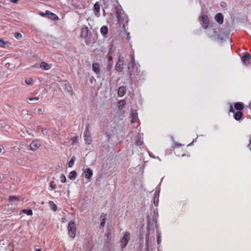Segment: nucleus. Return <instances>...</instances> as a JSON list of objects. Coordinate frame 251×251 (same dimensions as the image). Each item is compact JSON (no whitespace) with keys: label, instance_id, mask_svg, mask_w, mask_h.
<instances>
[{"label":"nucleus","instance_id":"39","mask_svg":"<svg viewBox=\"0 0 251 251\" xmlns=\"http://www.w3.org/2000/svg\"><path fill=\"white\" fill-rule=\"evenodd\" d=\"M89 133H89V125H87L86 127V128H85V131L84 132V134H89Z\"/></svg>","mask_w":251,"mask_h":251},{"label":"nucleus","instance_id":"8","mask_svg":"<svg viewBox=\"0 0 251 251\" xmlns=\"http://www.w3.org/2000/svg\"><path fill=\"white\" fill-rule=\"evenodd\" d=\"M41 146L40 141L35 139L32 141L30 145V148L31 151H35L37 150Z\"/></svg>","mask_w":251,"mask_h":251},{"label":"nucleus","instance_id":"48","mask_svg":"<svg viewBox=\"0 0 251 251\" xmlns=\"http://www.w3.org/2000/svg\"><path fill=\"white\" fill-rule=\"evenodd\" d=\"M112 59V57L111 56L109 57L108 60L110 61Z\"/></svg>","mask_w":251,"mask_h":251},{"label":"nucleus","instance_id":"42","mask_svg":"<svg viewBox=\"0 0 251 251\" xmlns=\"http://www.w3.org/2000/svg\"><path fill=\"white\" fill-rule=\"evenodd\" d=\"M85 44L87 45V46H89L91 44V41L90 40H85Z\"/></svg>","mask_w":251,"mask_h":251},{"label":"nucleus","instance_id":"52","mask_svg":"<svg viewBox=\"0 0 251 251\" xmlns=\"http://www.w3.org/2000/svg\"><path fill=\"white\" fill-rule=\"evenodd\" d=\"M17 0H12V1H13V2H17Z\"/></svg>","mask_w":251,"mask_h":251},{"label":"nucleus","instance_id":"16","mask_svg":"<svg viewBox=\"0 0 251 251\" xmlns=\"http://www.w3.org/2000/svg\"><path fill=\"white\" fill-rule=\"evenodd\" d=\"M215 20L216 22L219 24H222L224 22V16L222 13H218L216 15Z\"/></svg>","mask_w":251,"mask_h":251},{"label":"nucleus","instance_id":"10","mask_svg":"<svg viewBox=\"0 0 251 251\" xmlns=\"http://www.w3.org/2000/svg\"><path fill=\"white\" fill-rule=\"evenodd\" d=\"M84 174L85 175V178L88 180H90L93 175V172L92 170L90 168H87L84 171Z\"/></svg>","mask_w":251,"mask_h":251},{"label":"nucleus","instance_id":"46","mask_svg":"<svg viewBox=\"0 0 251 251\" xmlns=\"http://www.w3.org/2000/svg\"><path fill=\"white\" fill-rule=\"evenodd\" d=\"M126 34H127V38L128 40H129L131 38L130 36V33L129 32H126Z\"/></svg>","mask_w":251,"mask_h":251},{"label":"nucleus","instance_id":"1","mask_svg":"<svg viewBox=\"0 0 251 251\" xmlns=\"http://www.w3.org/2000/svg\"><path fill=\"white\" fill-rule=\"evenodd\" d=\"M131 61L129 63L128 65V70L129 73L130 78L131 81L135 80L138 78L140 79L141 77L142 73H141L140 69L136 67L134 70L135 59L133 55H130Z\"/></svg>","mask_w":251,"mask_h":251},{"label":"nucleus","instance_id":"49","mask_svg":"<svg viewBox=\"0 0 251 251\" xmlns=\"http://www.w3.org/2000/svg\"><path fill=\"white\" fill-rule=\"evenodd\" d=\"M250 144H251V137H250V139H249V145Z\"/></svg>","mask_w":251,"mask_h":251},{"label":"nucleus","instance_id":"53","mask_svg":"<svg viewBox=\"0 0 251 251\" xmlns=\"http://www.w3.org/2000/svg\"><path fill=\"white\" fill-rule=\"evenodd\" d=\"M249 107L250 109H251V102L249 103Z\"/></svg>","mask_w":251,"mask_h":251},{"label":"nucleus","instance_id":"4","mask_svg":"<svg viewBox=\"0 0 251 251\" xmlns=\"http://www.w3.org/2000/svg\"><path fill=\"white\" fill-rule=\"evenodd\" d=\"M130 239V234L128 231H126L123 238L121 239V247L123 249L127 245Z\"/></svg>","mask_w":251,"mask_h":251},{"label":"nucleus","instance_id":"13","mask_svg":"<svg viewBox=\"0 0 251 251\" xmlns=\"http://www.w3.org/2000/svg\"><path fill=\"white\" fill-rule=\"evenodd\" d=\"M100 5L99 2H97L94 5V13L97 17L100 16Z\"/></svg>","mask_w":251,"mask_h":251},{"label":"nucleus","instance_id":"32","mask_svg":"<svg viewBox=\"0 0 251 251\" xmlns=\"http://www.w3.org/2000/svg\"><path fill=\"white\" fill-rule=\"evenodd\" d=\"M157 233V243L158 244H160L161 242V231L159 230H157L156 231Z\"/></svg>","mask_w":251,"mask_h":251},{"label":"nucleus","instance_id":"41","mask_svg":"<svg viewBox=\"0 0 251 251\" xmlns=\"http://www.w3.org/2000/svg\"><path fill=\"white\" fill-rule=\"evenodd\" d=\"M39 100V97H37L29 98V100Z\"/></svg>","mask_w":251,"mask_h":251},{"label":"nucleus","instance_id":"54","mask_svg":"<svg viewBox=\"0 0 251 251\" xmlns=\"http://www.w3.org/2000/svg\"><path fill=\"white\" fill-rule=\"evenodd\" d=\"M148 220L149 221V222H150V219L149 218V216H148Z\"/></svg>","mask_w":251,"mask_h":251},{"label":"nucleus","instance_id":"43","mask_svg":"<svg viewBox=\"0 0 251 251\" xmlns=\"http://www.w3.org/2000/svg\"><path fill=\"white\" fill-rule=\"evenodd\" d=\"M37 113L39 114H42L43 113L42 109L41 108H38L37 110Z\"/></svg>","mask_w":251,"mask_h":251},{"label":"nucleus","instance_id":"31","mask_svg":"<svg viewBox=\"0 0 251 251\" xmlns=\"http://www.w3.org/2000/svg\"><path fill=\"white\" fill-rule=\"evenodd\" d=\"M22 212L28 216H31L33 214L32 210L31 209L28 210L23 209Z\"/></svg>","mask_w":251,"mask_h":251},{"label":"nucleus","instance_id":"45","mask_svg":"<svg viewBox=\"0 0 251 251\" xmlns=\"http://www.w3.org/2000/svg\"><path fill=\"white\" fill-rule=\"evenodd\" d=\"M119 103L120 104V105H122V106L125 105V102L123 100L120 101L119 102Z\"/></svg>","mask_w":251,"mask_h":251},{"label":"nucleus","instance_id":"15","mask_svg":"<svg viewBox=\"0 0 251 251\" xmlns=\"http://www.w3.org/2000/svg\"><path fill=\"white\" fill-rule=\"evenodd\" d=\"M103 5H102V10L103 11L104 15L105 16L106 13H108L109 11L107 10V9L108 8V2H109L108 0H103Z\"/></svg>","mask_w":251,"mask_h":251},{"label":"nucleus","instance_id":"3","mask_svg":"<svg viewBox=\"0 0 251 251\" xmlns=\"http://www.w3.org/2000/svg\"><path fill=\"white\" fill-rule=\"evenodd\" d=\"M68 234L72 238H74L76 234V226L75 222L71 220L68 225Z\"/></svg>","mask_w":251,"mask_h":251},{"label":"nucleus","instance_id":"55","mask_svg":"<svg viewBox=\"0 0 251 251\" xmlns=\"http://www.w3.org/2000/svg\"><path fill=\"white\" fill-rule=\"evenodd\" d=\"M2 149L0 148V153L1 152Z\"/></svg>","mask_w":251,"mask_h":251},{"label":"nucleus","instance_id":"14","mask_svg":"<svg viewBox=\"0 0 251 251\" xmlns=\"http://www.w3.org/2000/svg\"><path fill=\"white\" fill-rule=\"evenodd\" d=\"M107 219V214L102 213L100 216V227L103 228L105 226L106 220Z\"/></svg>","mask_w":251,"mask_h":251},{"label":"nucleus","instance_id":"57","mask_svg":"<svg viewBox=\"0 0 251 251\" xmlns=\"http://www.w3.org/2000/svg\"><path fill=\"white\" fill-rule=\"evenodd\" d=\"M159 160H161L159 158V157H157Z\"/></svg>","mask_w":251,"mask_h":251},{"label":"nucleus","instance_id":"44","mask_svg":"<svg viewBox=\"0 0 251 251\" xmlns=\"http://www.w3.org/2000/svg\"><path fill=\"white\" fill-rule=\"evenodd\" d=\"M149 155L152 157V158H155L156 157L153 155L152 153L149 151Z\"/></svg>","mask_w":251,"mask_h":251},{"label":"nucleus","instance_id":"20","mask_svg":"<svg viewBox=\"0 0 251 251\" xmlns=\"http://www.w3.org/2000/svg\"><path fill=\"white\" fill-rule=\"evenodd\" d=\"M92 69L95 73L99 74L100 73V64L99 63L95 62L92 64Z\"/></svg>","mask_w":251,"mask_h":251},{"label":"nucleus","instance_id":"37","mask_svg":"<svg viewBox=\"0 0 251 251\" xmlns=\"http://www.w3.org/2000/svg\"><path fill=\"white\" fill-rule=\"evenodd\" d=\"M14 37L17 39H19L22 37V35L20 33L16 32L15 33Z\"/></svg>","mask_w":251,"mask_h":251},{"label":"nucleus","instance_id":"38","mask_svg":"<svg viewBox=\"0 0 251 251\" xmlns=\"http://www.w3.org/2000/svg\"><path fill=\"white\" fill-rule=\"evenodd\" d=\"M5 45V43L3 41V40H0V47L4 48Z\"/></svg>","mask_w":251,"mask_h":251},{"label":"nucleus","instance_id":"30","mask_svg":"<svg viewBox=\"0 0 251 251\" xmlns=\"http://www.w3.org/2000/svg\"><path fill=\"white\" fill-rule=\"evenodd\" d=\"M75 159V156L72 157L68 163V167L69 168H72L74 166Z\"/></svg>","mask_w":251,"mask_h":251},{"label":"nucleus","instance_id":"17","mask_svg":"<svg viewBox=\"0 0 251 251\" xmlns=\"http://www.w3.org/2000/svg\"><path fill=\"white\" fill-rule=\"evenodd\" d=\"M126 86H122L119 87L118 95L119 97H123L126 94Z\"/></svg>","mask_w":251,"mask_h":251},{"label":"nucleus","instance_id":"26","mask_svg":"<svg viewBox=\"0 0 251 251\" xmlns=\"http://www.w3.org/2000/svg\"><path fill=\"white\" fill-rule=\"evenodd\" d=\"M46 14H49L50 15L49 17L53 20H56L58 19V17L57 16V15L56 14H55L53 13L50 12L49 11H46Z\"/></svg>","mask_w":251,"mask_h":251},{"label":"nucleus","instance_id":"40","mask_svg":"<svg viewBox=\"0 0 251 251\" xmlns=\"http://www.w3.org/2000/svg\"><path fill=\"white\" fill-rule=\"evenodd\" d=\"M149 233H148L146 236V246H149Z\"/></svg>","mask_w":251,"mask_h":251},{"label":"nucleus","instance_id":"47","mask_svg":"<svg viewBox=\"0 0 251 251\" xmlns=\"http://www.w3.org/2000/svg\"><path fill=\"white\" fill-rule=\"evenodd\" d=\"M42 132L43 133V134L44 135H45L46 133H47V131H46V129H42Z\"/></svg>","mask_w":251,"mask_h":251},{"label":"nucleus","instance_id":"2","mask_svg":"<svg viewBox=\"0 0 251 251\" xmlns=\"http://www.w3.org/2000/svg\"><path fill=\"white\" fill-rule=\"evenodd\" d=\"M117 17L119 23L120 25H122V31H126V26L128 22V18L127 15L122 10H117Z\"/></svg>","mask_w":251,"mask_h":251},{"label":"nucleus","instance_id":"9","mask_svg":"<svg viewBox=\"0 0 251 251\" xmlns=\"http://www.w3.org/2000/svg\"><path fill=\"white\" fill-rule=\"evenodd\" d=\"M17 208L16 203H10L7 204L5 207V210L8 212L12 213L15 211Z\"/></svg>","mask_w":251,"mask_h":251},{"label":"nucleus","instance_id":"35","mask_svg":"<svg viewBox=\"0 0 251 251\" xmlns=\"http://www.w3.org/2000/svg\"><path fill=\"white\" fill-rule=\"evenodd\" d=\"M25 82L26 83V84L27 85H29L32 84V83L33 82V81H32V79L31 78H28L25 79Z\"/></svg>","mask_w":251,"mask_h":251},{"label":"nucleus","instance_id":"6","mask_svg":"<svg viewBox=\"0 0 251 251\" xmlns=\"http://www.w3.org/2000/svg\"><path fill=\"white\" fill-rule=\"evenodd\" d=\"M124 64V60L123 57L119 56L118 61L115 65V70L118 72H122L123 70Z\"/></svg>","mask_w":251,"mask_h":251},{"label":"nucleus","instance_id":"18","mask_svg":"<svg viewBox=\"0 0 251 251\" xmlns=\"http://www.w3.org/2000/svg\"><path fill=\"white\" fill-rule=\"evenodd\" d=\"M234 108L238 111H240L244 108V104L241 102H237L234 103Z\"/></svg>","mask_w":251,"mask_h":251},{"label":"nucleus","instance_id":"51","mask_svg":"<svg viewBox=\"0 0 251 251\" xmlns=\"http://www.w3.org/2000/svg\"><path fill=\"white\" fill-rule=\"evenodd\" d=\"M108 66L109 67V68H111L112 67V65H111L110 64L108 65Z\"/></svg>","mask_w":251,"mask_h":251},{"label":"nucleus","instance_id":"34","mask_svg":"<svg viewBox=\"0 0 251 251\" xmlns=\"http://www.w3.org/2000/svg\"><path fill=\"white\" fill-rule=\"evenodd\" d=\"M62 183H65L66 181V178L64 174H62L60 177Z\"/></svg>","mask_w":251,"mask_h":251},{"label":"nucleus","instance_id":"7","mask_svg":"<svg viewBox=\"0 0 251 251\" xmlns=\"http://www.w3.org/2000/svg\"><path fill=\"white\" fill-rule=\"evenodd\" d=\"M200 21L202 22V26L204 28H206L209 25V19L207 15H202L199 18Z\"/></svg>","mask_w":251,"mask_h":251},{"label":"nucleus","instance_id":"19","mask_svg":"<svg viewBox=\"0 0 251 251\" xmlns=\"http://www.w3.org/2000/svg\"><path fill=\"white\" fill-rule=\"evenodd\" d=\"M83 135L85 143L87 145H90L92 142V138L90 134H83Z\"/></svg>","mask_w":251,"mask_h":251},{"label":"nucleus","instance_id":"36","mask_svg":"<svg viewBox=\"0 0 251 251\" xmlns=\"http://www.w3.org/2000/svg\"><path fill=\"white\" fill-rule=\"evenodd\" d=\"M50 186L52 189H55L56 188V185L54 181H51L50 182Z\"/></svg>","mask_w":251,"mask_h":251},{"label":"nucleus","instance_id":"12","mask_svg":"<svg viewBox=\"0 0 251 251\" xmlns=\"http://www.w3.org/2000/svg\"><path fill=\"white\" fill-rule=\"evenodd\" d=\"M251 58V56L250 53H246L242 57V61L243 63L246 65H248L250 63V61Z\"/></svg>","mask_w":251,"mask_h":251},{"label":"nucleus","instance_id":"22","mask_svg":"<svg viewBox=\"0 0 251 251\" xmlns=\"http://www.w3.org/2000/svg\"><path fill=\"white\" fill-rule=\"evenodd\" d=\"M8 200L11 203L17 204V202L19 201L18 197L16 196H10L9 197Z\"/></svg>","mask_w":251,"mask_h":251},{"label":"nucleus","instance_id":"11","mask_svg":"<svg viewBox=\"0 0 251 251\" xmlns=\"http://www.w3.org/2000/svg\"><path fill=\"white\" fill-rule=\"evenodd\" d=\"M89 29L87 26L82 27L80 32V37L82 38L86 39L88 35Z\"/></svg>","mask_w":251,"mask_h":251},{"label":"nucleus","instance_id":"27","mask_svg":"<svg viewBox=\"0 0 251 251\" xmlns=\"http://www.w3.org/2000/svg\"><path fill=\"white\" fill-rule=\"evenodd\" d=\"M49 206H50V207L51 208V209L52 210V211H56V210L57 209V205L54 203L53 201H49Z\"/></svg>","mask_w":251,"mask_h":251},{"label":"nucleus","instance_id":"29","mask_svg":"<svg viewBox=\"0 0 251 251\" xmlns=\"http://www.w3.org/2000/svg\"><path fill=\"white\" fill-rule=\"evenodd\" d=\"M159 201V192L158 193L157 191L155 192L154 197V203L155 205H157Z\"/></svg>","mask_w":251,"mask_h":251},{"label":"nucleus","instance_id":"5","mask_svg":"<svg viewBox=\"0 0 251 251\" xmlns=\"http://www.w3.org/2000/svg\"><path fill=\"white\" fill-rule=\"evenodd\" d=\"M229 112L234 114L233 117L236 121H240L242 119L243 113L241 111L235 112L231 104L230 105Z\"/></svg>","mask_w":251,"mask_h":251},{"label":"nucleus","instance_id":"28","mask_svg":"<svg viewBox=\"0 0 251 251\" xmlns=\"http://www.w3.org/2000/svg\"><path fill=\"white\" fill-rule=\"evenodd\" d=\"M143 143V141L142 138L141 137H139V136H137L136 137V140L135 141V144L137 146H140V145H142Z\"/></svg>","mask_w":251,"mask_h":251},{"label":"nucleus","instance_id":"23","mask_svg":"<svg viewBox=\"0 0 251 251\" xmlns=\"http://www.w3.org/2000/svg\"><path fill=\"white\" fill-rule=\"evenodd\" d=\"M76 172L75 171H72L69 173L68 177L71 180H74L76 178Z\"/></svg>","mask_w":251,"mask_h":251},{"label":"nucleus","instance_id":"21","mask_svg":"<svg viewBox=\"0 0 251 251\" xmlns=\"http://www.w3.org/2000/svg\"><path fill=\"white\" fill-rule=\"evenodd\" d=\"M138 118V114L136 110L132 111V115H131V123H135L137 122Z\"/></svg>","mask_w":251,"mask_h":251},{"label":"nucleus","instance_id":"56","mask_svg":"<svg viewBox=\"0 0 251 251\" xmlns=\"http://www.w3.org/2000/svg\"><path fill=\"white\" fill-rule=\"evenodd\" d=\"M177 146H181V144H178Z\"/></svg>","mask_w":251,"mask_h":251},{"label":"nucleus","instance_id":"50","mask_svg":"<svg viewBox=\"0 0 251 251\" xmlns=\"http://www.w3.org/2000/svg\"><path fill=\"white\" fill-rule=\"evenodd\" d=\"M35 251H41V250L39 249H36Z\"/></svg>","mask_w":251,"mask_h":251},{"label":"nucleus","instance_id":"33","mask_svg":"<svg viewBox=\"0 0 251 251\" xmlns=\"http://www.w3.org/2000/svg\"><path fill=\"white\" fill-rule=\"evenodd\" d=\"M77 139L78 137L77 136H74L72 138V144L73 145H75V144L77 143Z\"/></svg>","mask_w":251,"mask_h":251},{"label":"nucleus","instance_id":"25","mask_svg":"<svg viewBox=\"0 0 251 251\" xmlns=\"http://www.w3.org/2000/svg\"><path fill=\"white\" fill-rule=\"evenodd\" d=\"M108 32V27L107 26L104 25L100 28V33L102 35H105Z\"/></svg>","mask_w":251,"mask_h":251},{"label":"nucleus","instance_id":"24","mask_svg":"<svg viewBox=\"0 0 251 251\" xmlns=\"http://www.w3.org/2000/svg\"><path fill=\"white\" fill-rule=\"evenodd\" d=\"M40 68L45 70H48L50 69V67L45 62H42L40 64Z\"/></svg>","mask_w":251,"mask_h":251}]
</instances>
